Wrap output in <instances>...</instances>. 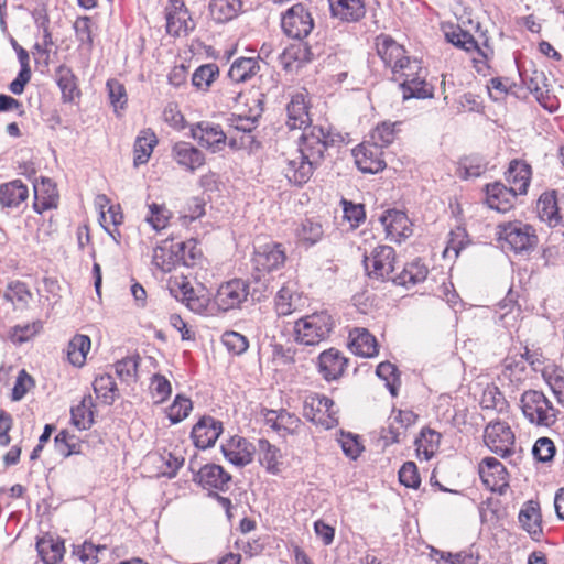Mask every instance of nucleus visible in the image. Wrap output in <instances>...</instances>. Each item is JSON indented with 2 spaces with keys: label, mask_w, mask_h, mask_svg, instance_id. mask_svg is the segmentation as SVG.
Returning <instances> with one entry per match:
<instances>
[{
  "label": "nucleus",
  "mask_w": 564,
  "mask_h": 564,
  "mask_svg": "<svg viewBox=\"0 0 564 564\" xmlns=\"http://www.w3.org/2000/svg\"><path fill=\"white\" fill-rule=\"evenodd\" d=\"M308 107L303 94H295L286 105V126L291 130L304 129L294 158L286 159L284 174L295 185H304L322 164L324 153L334 139L322 127H311Z\"/></svg>",
  "instance_id": "1"
},
{
  "label": "nucleus",
  "mask_w": 564,
  "mask_h": 564,
  "mask_svg": "<svg viewBox=\"0 0 564 564\" xmlns=\"http://www.w3.org/2000/svg\"><path fill=\"white\" fill-rule=\"evenodd\" d=\"M394 263L395 251L390 246H378L372 250L370 257L365 258L369 278L378 281L391 280L397 285L409 288L423 282L427 276V268L420 261L406 264L400 274L391 276Z\"/></svg>",
  "instance_id": "2"
},
{
  "label": "nucleus",
  "mask_w": 564,
  "mask_h": 564,
  "mask_svg": "<svg viewBox=\"0 0 564 564\" xmlns=\"http://www.w3.org/2000/svg\"><path fill=\"white\" fill-rule=\"evenodd\" d=\"M333 329L332 316L327 312H316L294 323V340L300 345L315 346L327 339Z\"/></svg>",
  "instance_id": "3"
},
{
  "label": "nucleus",
  "mask_w": 564,
  "mask_h": 564,
  "mask_svg": "<svg viewBox=\"0 0 564 564\" xmlns=\"http://www.w3.org/2000/svg\"><path fill=\"white\" fill-rule=\"evenodd\" d=\"M524 417L536 426H552L557 420V410L552 402L538 390H528L520 399Z\"/></svg>",
  "instance_id": "4"
},
{
  "label": "nucleus",
  "mask_w": 564,
  "mask_h": 564,
  "mask_svg": "<svg viewBox=\"0 0 564 564\" xmlns=\"http://www.w3.org/2000/svg\"><path fill=\"white\" fill-rule=\"evenodd\" d=\"M334 408L335 403L328 397L311 393L304 399L303 415L315 424L329 430L338 424L337 410Z\"/></svg>",
  "instance_id": "5"
},
{
  "label": "nucleus",
  "mask_w": 564,
  "mask_h": 564,
  "mask_svg": "<svg viewBox=\"0 0 564 564\" xmlns=\"http://www.w3.org/2000/svg\"><path fill=\"white\" fill-rule=\"evenodd\" d=\"M499 238L516 253L529 251L538 242L533 227L521 221L503 225L499 231Z\"/></svg>",
  "instance_id": "6"
},
{
  "label": "nucleus",
  "mask_w": 564,
  "mask_h": 564,
  "mask_svg": "<svg viewBox=\"0 0 564 564\" xmlns=\"http://www.w3.org/2000/svg\"><path fill=\"white\" fill-rule=\"evenodd\" d=\"M281 25L289 37L301 40L312 32L314 21L306 8L302 3H297L285 12Z\"/></svg>",
  "instance_id": "7"
},
{
  "label": "nucleus",
  "mask_w": 564,
  "mask_h": 564,
  "mask_svg": "<svg viewBox=\"0 0 564 564\" xmlns=\"http://www.w3.org/2000/svg\"><path fill=\"white\" fill-rule=\"evenodd\" d=\"M484 440L488 448L501 457L513 453L514 434L505 422L488 424L485 429Z\"/></svg>",
  "instance_id": "8"
},
{
  "label": "nucleus",
  "mask_w": 564,
  "mask_h": 564,
  "mask_svg": "<svg viewBox=\"0 0 564 564\" xmlns=\"http://www.w3.org/2000/svg\"><path fill=\"white\" fill-rule=\"evenodd\" d=\"M166 32L172 36L188 34L195 23L182 0H170L165 7Z\"/></svg>",
  "instance_id": "9"
},
{
  "label": "nucleus",
  "mask_w": 564,
  "mask_h": 564,
  "mask_svg": "<svg viewBox=\"0 0 564 564\" xmlns=\"http://www.w3.org/2000/svg\"><path fill=\"white\" fill-rule=\"evenodd\" d=\"M382 149L378 143L364 142L352 150V156L359 171L376 174L386 167Z\"/></svg>",
  "instance_id": "10"
},
{
  "label": "nucleus",
  "mask_w": 564,
  "mask_h": 564,
  "mask_svg": "<svg viewBox=\"0 0 564 564\" xmlns=\"http://www.w3.org/2000/svg\"><path fill=\"white\" fill-rule=\"evenodd\" d=\"M479 476L484 485L491 491L500 495L508 487V473L506 467L495 457L484 458L478 467Z\"/></svg>",
  "instance_id": "11"
},
{
  "label": "nucleus",
  "mask_w": 564,
  "mask_h": 564,
  "mask_svg": "<svg viewBox=\"0 0 564 564\" xmlns=\"http://www.w3.org/2000/svg\"><path fill=\"white\" fill-rule=\"evenodd\" d=\"M248 295V284L243 280L234 279L220 285L215 300L223 311H229L239 307Z\"/></svg>",
  "instance_id": "12"
},
{
  "label": "nucleus",
  "mask_w": 564,
  "mask_h": 564,
  "mask_svg": "<svg viewBox=\"0 0 564 564\" xmlns=\"http://www.w3.org/2000/svg\"><path fill=\"white\" fill-rule=\"evenodd\" d=\"M285 252L280 243H265L256 248L252 262L257 271L271 272L285 262Z\"/></svg>",
  "instance_id": "13"
},
{
  "label": "nucleus",
  "mask_w": 564,
  "mask_h": 564,
  "mask_svg": "<svg viewBox=\"0 0 564 564\" xmlns=\"http://www.w3.org/2000/svg\"><path fill=\"white\" fill-rule=\"evenodd\" d=\"M377 53L382 62L389 66L392 74H397L408 63L405 50L389 35H380L376 39Z\"/></svg>",
  "instance_id": "14"
},
{
  "label": "nucleus",
  "mask_w": 564,
  "mask_h": 564,
  "mask_svg": "<svg viewBox=\"0 0 564 564\" xmlns=\"http://www.w3.org/2000/svg\"><path fill=\"white\" fill-rule=\"evenodd\" d=\"M254 446L245 437L235 435L221 445L225 458L235 466L243 467L253 459Z\"/></svg>",
  "instance_id": "15"
},
{
  "label": "nucleus",
  "mask_w": 564,
  "mask_h": 564,
  "mask_svg": "<svg viewBox=\"0 0 564 564\" xmlns=\"http://www.w3.org/2000/svg\"><path fill=\"white\" fill-rule=\"evenodd\" d=\"M223 432L220 421L212 416H203L192 429L191 436L196 447L206 449L212 447Z\"/></svg>",
  "instance_id": "16"
},
{
  "label": "nucleus",
  "mask_w": 564,
  "mask_h": 564,
  "mask_svg": "<svg viewBox=\"0 0 564 564\" xmlns=\"http://www.w3.org/2000/svg\"><path fill=\"white\" fill-rule=\"evenodd\" d=\"M191 132L200 145L210 149L213 152L219 151L226 144L227 135L219 124L202 121L193 126Z\"/></svg>",
  "instance_id": "17"
},
{
  "label": "nucleus",
  "mask_w": 564,
  "mask_h": 564,
  "mask_svg": "<svg viewBox=\"0 0 564 564\" xmlns=\"http://www.w3.org/2000/svg\"><path fill=\"white\" fill-rule=\"evenodd\" d=\"M379 220L391 240L400 242L412 232L410 220L405 213L401 210H387L380 216Z\"/></svg>",
  "instance_id": "18"
},
{
  "label": "nucleus",
  "mask_w": 564,
  "mask_h": 564,
  "mask_svg": "<svg viewBox=\"0 0 564 564\" xmlns=\"http://www.w3.org/2000/svg\"><path fill=\"white\" fill-rule=\"evenodd\" d=\"M519 194L511 187H507L500 182H495L486 186V203L489 208L499 213L509 212Z\"/></svg>",
  "instance_id": "19"
},
{
  "label": "nucleus",
  "mask_w": 564,
  "mask_h": 564,
  "mask_svg": "<svg viewBox=\"0 0 564 564\" xmlns=\"http://www.w3.org/2000/svg\"><path fill=\"white\" fill-rule=\"evenodd\" d=\"M521 528L534 540L540 541L543 529H542V514L540 505L538 501H527L518 516Z\"/></svg>",
  "instance_id": "20"
},
{
  "label": "nucleus",
  "mask_w": 564,
  "mask_h": 564,
  "mask_svg": "<svg viewBox=\"0 0 564 564\" xmlns=\"http://www.w3.org/2000/svg\"><path fill=\"white\" fill-rule=\"evenodd\" d=\"M205 489H216L226 491L229 487L231 476L225 469L216 464L203 466L195 478Z\"/></svg>",
  "instance_id": "21"
},
{
  "label": "nucleus",
  "mask_w": 564,
  "mask_h": 564,
  "mask_svg": "<svg viewBox=\"0 0 564 564\" xmlns=\"http://www.w3.org/2000/svg\"><path fill=\"white\" fill-rule=\"evenodd\" d=\"M332 15L345 22L359 21L366 14L362 0H328Z\"/></svg>",
  "instance_id": "22"
},
{
  "label": "nucleus",
  "mask_w": 564,
  "mask_h": 564,
  "mask_svg": "<svg viewBox=\"0 0 564 564\" xmlns=\"http://www.w3.org/2000/svg\"><path fill=\"white\" fill-rule=\"evenodd\" d=\"M347 359L334 348L323 351L318 357L319 372L326 380H335L345 370Z\"/></svg>",
  "instance_id": "23"
},
{
  "label": "nucleus",
  "mask_w": 564,
  "mask_h": 564,
  "mask_svg": "<svg viewBox=\"0 0 564 564\" xmlns=\"http://www.w3.org/2000/svg\"><path fill=\"white\" fill-rule=\"evenodd\" d=\"M174 160L188 171H195L205 163V156L188 142H177L172 149Z\"/></svg>",
  "instance_id": "24"
},
{
  "label": "nucleus",
  "mask_w": 564,
  "mask_h": 564,
  "mask_svg": "<svg viewBox=\"0 0 564 564\" xmlns=\"http://www.w3.org/2000/svg\"><path fill=\"white\" fill-rule=\"evenodd\" d=\"M350 350L361 357H373L378 352L376 338L366 328H354L349 333Z\"/></svg>",
  "instance_id": "25"
},
{
  "label": "nucleus",
  "mask_w": 564,
  "mask_h": 564,
  "mask_svg": "<svg viewBox=\"0 0 564 564\" xmlns=\"http://www.w3.org/2000/svg\"><path fill=\"white\" fill-rule=\"evenodd\" d=\"M506 177L514 192L519 195H524L528 192L531 180V166L525 162L513 160L509 164Z\"/></svg>",
  "instance_id": "26"
},
{
  "label": "nucleus",
  "mask_w": 564,
  "mask_h": 564,
  "mask_svg": "<svg viewBox=\"0 0 564 564\" xmlns=\"http://www.w3.org/2000/svg\"><path fill=\"white\" fill-rule=\"evenodd\" d=\"M29 197V189L21 180L0 185V204L2 207H18Z\"/></svg>",
  "instance_id": "27"
},
{
  "label": "nucleus",
  "mask_w": 564,
  "mask_h": 564,
  "mask_svg": "<svg viewBox=\"0 0 564 564\" xmlns=\"http://www.w3.org/2000/svg\"><path fill=\"white\" fill-rule=\"evenodd\" d=\"M242 9V0H210L209 3L210 15L217 23H225L235 19Z\"/></svg>",
  "instance_id": "28"
},
{
  "label": "nucleus",
  "mask_w": 564,
  "mask_h": 564,
  "mask_svg": "<svg viewBox=\"0 0 564 564\" xmlns=\"http://www.w3.org/2000/svg\"><path fill=\"white\" fill-rule=\"evenodd\" d=\"M36 550L44 564H56L63 558L65 552L64 542L59 539H54L52 535L39 539Z\"/></svg>",
  "instance_id": "29"
},
{
  "label": "nucleus",
  "mask_w": 564,
  "mask_h": 564,
  "mask_svg": "<svg viewBox=\"0 0 564 564\" xmlns=\"http://www.w3.org/2000/svg\"><path fill=\"white\" fill-rule=\"evenodd\" d=\"M260 70L258 59L239 57L230 66L228 76L235 83H245L254 77Z\"/></svg>",
  "instance_id": "30"
},
{
  "label": "nucleus",
  "mask_w": 564,
  "mask_h": 564,
  "mask_svg": "<svg viewBox=\"0 0 564 564\" xmlns=\"http://www.w3.org/2000/svg\"><path fill=\"white\" fill-rule=\"evenodd\" d=\"M152 263L163 272H171L180 264V258L175 251V243L164 241L153 250Z\"/></svg>",
  "instance_id": "31"
},
{
  "label": "nucleus",
  "mask_w": 564,
  "mask_h": 564,
  "mask_svg": "<svg viewBox=\"0 0 564 564\" xmlns=\"http://www.w3.org/2000/svg\"><path fill=\"white\" fill-rule=\"evenodd\" d=\"M156 143V135L151 130L148 129L140 132L134 142V166L148 162Z\"/></svg>",
  "instance_id": "32"
},
{
  "label": "nucleus",
  "mask_w": 564,
  "mask_h": 564,
  "mask_svg": "<svg viewBox=\"0 0 564 564\" xmlns=\"http://www.w3.org/2000/svg\"><path fill=\"white\" fill-rule=\"evenodd\" d=\"M400 89L402 91L403 99L410 98H430L433 97V89L420 76L405 78L400 83Z\"/></svg>",
  "instance_id": "33"
},
{
  "label": "nucleus",
  "mask_w": 564,
  "mask_h": 564,
  "mask_svg": "<svg viewBox=\"0 0 564 564\" xmlns=\"http://www.w3.org/2000/svg\"><path fill=\"white\" fill-rule=\"evenodd\" d=\"M300 296L293 285H283L275 296V311L280 316L292 314L299 308Z\"/></svg>",
  "instance_id": "34"
},
{
  "label": "nucleus",
  "mask_w": 564,
  "mask_h": 564,
  "mask_svg": "<svg viewBox=\"0 0 564 564\" xmlns=\"http://www.w3.org/2000/svg\"><path fill=\"white\" fill-rule=\"evenodd\" d=\"M55 78L62 91L63 101H73L75 94L78 93L76 77L73 70L65 65H61L55 72Z\"/></svg>",
  "instance_id": "35"
},
{
  "label": "nucleus",
  "mask_w": 564,
  "mask_h": 564,
  "mask_svg": "<svg viewBox=\"0 0 564 564\" xmlns=\"http://www.w3.org/2000/svg\"><path fill=\"white\" fill-rule=\"evenodd\" d=\"M90 349V338L87 335L74 336L67 346V357L72 365L82 367Z\"/></svg>",
  "instance_id": "36"
},
{
  "label": "nucleus",
  "mask_w": 564,
  "mask_h": 564,
  "mask_svg": "<svg viewBox=\"0 0 564 564\" xmlns=\"http://www.w3.org/2000/svg\"><path fill=\"white\" fill-rule=\"evenodd\" d=\"M93 386L97 398L102 399L107 404H111L118 397L115 378L108 372L97 376Z\"/></svg>",
  "instance_id": "37"
},
{
  "label": "nucleus",
  "mask_w": 564,
  "mask_h": 564,
  "mask_svg": "<svg viewBox=\"0 0 564 564\" xmlns=\"http://www.w3.org/2000/svg\"><path fill=\"white\" fill-rule=\"evenodd\" d=\"M91 395L84 397L80 403L72 408V421L78 430H87L94 422Z\"/></svg>",
  "instance_id": "38"
},
{
  "label": "nucleus",
  "mask_w": 564,
  "mask_h": 564,
  "mask_svg": "<svg viewBox=\"0 0 564 564\" xmlns=\"http://www.w3.org/2000/svg\"><path fill=\"white\" fill-rule=\"evenodd\" d=\"M280 449L267 440H259V462L271 474L279 471Z\"/></svg>",
  "instance_id": "39"
},
{
  "label": "nucleus",
  "mask_w": 564,
  "mask_h": 564,
  "mask_svg": "<svg viewBox=\"0 0 564 564\" xmlns=\"http://www.w3.org/2000/svg\"><path fill=\"white\" fill-rule=\"evenodd\" d=\"M525 377V362L520 357L506 358L503 361L500 379L508 380L510 383L517 384L524 380Z\"/></svg>",
  "instance_id": "40"
},
{
  "label": "nucleus",
  "mask_w": 564,
  "mask_h": 564,
  "mask_svg": "<svg viewBox=\"0 0 564 564\" xmlns=\"http://www.w3.org/2000/svg\"><path fill=\"white\" fill-rule=\"evenodd\" d=\"M445 37L447 42L466 52L478 50V44L474 36L459 26H452L449 31L445 32Z\"/></svg>",
  "instance_id": "41"
},
{
  "label": "nucleus",
  "mask_w": 564,
  "mask_h": 564,
  "mask_svg": "<svg viewBox=\"0 0 564 564\" xmlns=\"http://www.w3.org/2000/svg\"><path fill=\"white\" fill-rule=\"evenodd\" d=\"M441 434L432 429L425 427L421 431L420 438L415 440L417 453L423 454L425 459H430L438 447L441 442Z\"/></svg>",
  "instance_id": "42"
},
{
  "label": "nucleus",
  "mask_w": 564,
  "mask_h": 564,
  "mask_svg": "<svg viewBox=\"0 0 564 564\" xmlns=\"http://www.w3.org/2000/svg\"><path fill=\"white\" fill-rule=\"evenodd\" d=\"M538 209L543 219L557 223L560 219L555 191L543 193L538 200Z\"/></svg>",
  "instance_id": "43"
},
{
  "label": "nucleus",
  "mask_w": 564,
  "mask_h": 564,
  "mask_svg": "<svg viewBox=\"0 0 564 564\" xmlns=\"http://www.w3.org/2000/svg\"><path fill=\"white\" fill-rule=\"evenodd\" d=\"M175 297L185 303L186 306L195 313H200L205 308L204 300L196 296L194 289L188 282L183 281L178 284V290L175 291Z\"/></svg>",
  "instance_id": "44"
},
{
  "label": "nucleus",
  "mask_w": 564,
  "mask_h": 564,
  "mask_svg": "<svg viewBox=\"0 0 564 564\" xmlns=\"http://www.w3.org/2000/svg\"><path fill=\"white\" fill-rule=\"evenodd\" d=\"M218 66L214 63L199 66L192 76V84L198 89L206 90L218 76Z\"/></svg>",
  "instance_id": "45"
},
{
  "label": "nucleus",
  "mask_w": 564,
  "mask_h": 564,
  "mask_svg": "<svg viewBox=\"0 0 564 564\" xmlns=\"http://www.w3.org/2000/svg\"><path fill=\"white\" fill-rule=\"evenodd\" d=\"M175 251L177 252V258H180V264L185 267L194 265L196 260L202 257V251L193 239L185 242H176Z\"/></svg>",
  "instance_id": "46"
},
{
  "label": "nucleus",
  "mask_w": 564,
  "mask_h": 564,
  "mask_svg": "<svg viewBox=\"0 0 564 564\" xmlns=\"http://www.w3.org/2000/svg\"><path fill=\"white\" fill-rule=\"evenodd\" d=\"M376 373L379 378L386 381V386L390 393L395 397L398 394V387L400 386L397 367L389 361H383L378 365Z\"/></svg>",
  "instance_id": "47"
},
{
  "label": "nucleus",
  "mask_w": 564,
  "mask_h": 564,
  "mask_svg": "<svg viewBox=\"0 0 564 564\" xmlns=\"http://www.w3.org/2000/svg\"><path fill=\"white\" fill-rule=\"evenodd\" d=\"M523 84L527 88L535 95L536 99L540 100L543 98L544 94L547 93L546 88V78L543 72L533 70L531 75L527 73L520 74Z\"/></svg>",
  "instance_id": "48"
},
{
  "label": "nucleus",
  "mask_w": 564,
  "mask_h": 564,
  "mask_svg": "<svg viewBox=\"0 0 564 564\" xmlns=\"http://www.w3.org/2000/svg\"><path fill=\"white\" fill-rule=\"evenodd\" d=\"M192 409L193 403L188 398L176 395L174 402L169 408L167 416L173 424H176L187 417Z\"/></svg>",
  "instance_id": "49"
},
{
  "label": "nucleus",
  "mask_w": 564,
  "mask_h": 564,
  "mask_svg": "<svg viewBox=\"0 0 564 564\" xmlns=\"http://www.w3.org/2000/svg\"><path fill=\"white\" fill-rule=\"evenodd\" d=\"M3 296L13 305H25L31 297V293L24 283L14 281L8 284Z\"/></svg>",
  "instance_id": "50"
},
{
  "label": "nucleus",
  "mask_w": 564,
  "mask_h": 564,
  "mask_svg": "<svg viewBox=\"0 0 564 564\" xmlns=\"http://www.w3.org/2000/svg\"><path fill=\"white\" fill-rule=\"evenodd\" d=\"M139 356L122 358L115 364L116 376L124 382L133 380L137 375Z\"/></svg>",
  "instance_id": "51"
},
{
  "label": "nucleus",
  "mask_w": 564,
  "mask_h": 564,
  "mask_svg": "<svg viewBox=\"0 0 564 564\" xmlns=\"http://www.w3.org/2000/svg\"><path fill=\"white\" fill-rule=\"evenodd\" d=\"M150 215L147 217V221L156 231L166 227L171 217V212L164 206L156 203L149 205Z\"/></svg>",
  "instance_id": "52"
},
{
  "label": "nucleus",
  "mask_w": 564,
  "mask_h": 564,
  "mask_svg": "<svg viewBox=\"0 0 564 564\" xmlns=\"http://www.w3.org/2000/svg\"><path fill=\"white\" fill-rule=\"evenodd\" d=\"M296 235L300 239L314 245L323 236V228L319 223H315L311 219H305L301 227L296 229Z\"/></svg>",
  "instance_id": "53"
},
{
  "label": "nucleus",
  "mask_w": 564,
  "mask_h": 564,
  "mask_svg": "<svg viewBox=\"0 0 564 564\" xmlns=\"http://www.w3.org/2000/svg\"><path fill=\"white\" fill-rule=\"evenodd\" d=\"M221 340L228 351L232 352L234 355H241L249 347L248 339L237 332H226L223 335Z\"/></svg>",
  "instance_id": "54"
},
{
  "label": "nucleus",
  "mask_w": 564,
  "mask_h": 564,
  "mask_svg": "<svg viewBox=\"0 0 564 564\" xmlns=\"http://www.w3.org/2000/svg\"><path fill=\"white\" fill-rule=\"evenodd\" d=\"M150 390L156 403L164 402L172 392L170 381L162 375H154L151 379Z\"/></svg>",
  "instance_id": "55"
},
{
  "label": "nucleus",
  "mask_w": 564,
  "mask_h": 564,
  "mask_svg": "<svg viewBox=\"0 0 564 564\" xmlns=\"http://www.w3.org/2000/svg\"><path fill=\"white\" fill-rule=\"evenodd\" d=\"M555 445L549 437H540L533 445V456L542 463L551 462L555 455Z\"/></svg>",
  "instance_id": "56"
},
{
  "label": "nucleus",
  "mask_w": 564,
  "mask_h": 564,
  "mask_svg": "<svg viewBox=\"0 0 564 564\" xmlns=\"http://www.w3.org/2000/svg\"><path fill=\"white\" fill-rule=\"evenodd\" d=\"M278 432H285L288 434H296L300 432L302 422L299 416L286 410L278 411Z\"/></svg>",
  "instance_id": "57"
},
{
  "label": "nucleus",
  "mask_w": 564,
  "mask_h": 564,
  "mask_svg": "<svg viewBox=\"0 0 564 564\" xmlns=\"http://www.w3.org/2000/svg\"><path fill=\"white\" fill-rule=\"evenodd\" d=\"M399 480L408 488L416 489L421 485L417 467L413 462H406L399 470Z\"/></svg>",
  "instance_id": "58"
},
{
  "label": "nucleus",
  "mask_w": 564,
  "mask_h": 564,
  "mask_svg": "<svg viewBox=\"0 0 564 564\" xmlns=\"http://www.w3.org/2000/svg\"><path fill=\"white\" fill-rule=\"evenodd\" d=\"M70 436L67 431H61L54 438L55 451L63 457H68L73 454L79 453V445L72 443Z\"/></svg>",
  "instance_id": "59"
},
{
  "label": "nucleus",
  "mask_w": 564,
  "mask_h": 564,
  "mask_svg": "<svg viewBox=\"0 0 564 564\" xmlns=\"http://www.w3.org/2000/svg\"><path fill=\"white\" fill-rule=\"evenodd\" d=\"M371 139V143H378L381 149L388 147L394 140V124L383 122L378 126L372 132Z\"/></svg>",
  "instance_id": "60"
},
{
  "label": "nucleus",
  "mask_w": 564,
  "mask_h": 564,
  "mask_svg": "<svg viewBox=\"0 0 564 564\" xmlns=\"http://www.w3.org/2000/svg\"><path fill=\"white\" fill-rule=\"evenodd\" d=\"M107 88L109 90V99L111 105L116 109L123 108L127 102V95L123 85L116 79H109L107 82Z\"/></svg>",
  "instance_id": "61"
},
{
  "label": "nucleus",
  "mask_w": 564,
  "mask_h": 564,
  "mask_svg": "<svg viewBox=\"0 0 564 564\" xmlns=\"http://www.w3.org/2000/svg\"><path fill=\"white\" fill-rule=\"evenodd\" d=\"M33 384V378L25 370H21L12 389V400L19 401L23 399Z\"/></svg>",
  "instance_id": "62"
},
{
  "label": "nucleus",
  "mask_w": 564,
  "mask_h": 564,
  "mask_svg": "<svg viewBox=\"0 0 564 564\" xmlns=\"http://www.w3.org/2000/svg\"><path fill=\"white\" fill-rule=\"evenodd\" d=\"M76 37L80 43L93 44L91 19L89 17H79L74 23Z\"/></svg>",
  "instance_id": "63"
},
{
  "label": "nucleus",
  "mask_w": 564,
  "mask_h": 564,
  "mask_svg": "<svg viewBox=\"0 0 564 564\" xmlns=\"http://www.w3.org/2000/svg\"><path fill=\"white\" fill-rule=\"evenodd\" d=\"M123 220V214L121 213L120 206L111 205L107 212L100 213L101 226L115 238L112 231L108 229L109 225L118 226Z\"/></svg>",
  "instance_id": "64"
}]
</instances>
